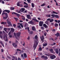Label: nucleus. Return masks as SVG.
<instances>
[{
    "instance_id": "a211bd4d",
    "label": "nucleus",
    "mask_w": 60,
    "mask_h": 60,
    "mask_svg": "<svg viewBox=\"0 0 60 60\" xmlns=\"http://www.w3.org/2000/svg\"><path fill=\"white\" fill-rule=\"evenodd\" d=\"M7 23L8 25H10V26H12V24L11 23V22L8 21V22Z\"/></svg>"
},
{
    "instance_id": "e2e57ef3",
    "label": "nucleus",
    "mask_w": 60,
    "mask_h": 60,
    "mask_svg": "<svg viewBox=\"0 0 60 60\" xmlns=\"http://www.w3.org/2000/svg\"><path fill=\"white\" fill-rule=\"evenodd\" d=\"M50 18H49L46 20L48 21H50Z\"/></svg>"
},
{
    "instance_id": "2f4dec72",
    "label": "nucleus",
    "mask_w": 60,
    "mask_h": 60,
    "mask_svg": "<svg viewBox=\"0 0 60 60\" xmlns=\"http://www.w3.org/2000/svg\"><path fill=\"white\" fill-rule=\"evenodd\" d=\"M55 14H52L51 15V17H52L53 18H54L55 17Z\"/></svg>"
},
{
    "instance_id": "473e14b6",
    "label": "nucleus",
    "mask_w": 60,
    "mask_h": 60,
    "mask_svg": "<svg viewBox=\"0 0 60 60\" xmlns=\"http://www.w3.org/2000/svg\"><path fill=\"white\" fill-rule=\"evenodd\" d=\"M53 21H54V19H50V22L51 23V22H53Z\"/></svg>"
},
{
    "instance_id": "2eb2a0df",
    "label": "nucleus",
    "mask_w": 60,
    "mask_h": 60,
    "mask_svg": "<svg viewBox=\"0 0 60 60\" xmlns=\"http://www.w3.org/2000/svg\"><path fill=\"white\" fill-rule=\"evenodd\" d=\"M42 48L41 47H39V48L38 49V51H42Z\"/></svg>"
},
{
    "instance_id": "4c0bfd02",
    "label": "nucleus",
    "mask_w": 60,
    "mask_h": 60,
    "mask_svg": "<svg viewBox=\"0 0 60 60\" xmlns=\"http://www.w3.org/2000/svg\"><path fill=\"white\" fill-rule=\"evenodd\" d=\"M17 28H19V29L21 28V26H20V25L17 26Z\"/></svg>"
},
{
    "instance_id": "69168bd1",
    "label": "nucleus",
    "mask_w": 60,
    "mask_h": 60,
    "mask_svg": "<svg viewBox=\"0 0 60 60\" xmlns=\"http://www.w3.org/2000/svg\"><path fill=\"white\" fill-rule=\"evenodd\" d=\"M52 31H53V32H55V31H56V30L55 29H53L52 30Z\"/></svg>"
},
{
    "instance_id": "864d4df0",
    "label": "nucleus",
    "mask_w": 60,
    "mask_h": 60,
    "mask_svg": "<svg viewBox=\"0 0 60 60\" xmlns=\"http://www.w3.org/2000/svg\"><path fill=\"white\" fill-rule=\"evenodd\" d=\"M24 4H26V5H28V4H27V3H26V2H24Z\"/></svg>"
},
{
    "instance_id": "1a4fd4ad",
    "label": "nucleus",
    "mask_w": 60,
    "mask_h": 60,
    "mask_svg": "<svg viewBox=\"0 0 60 60\" xmlns=\"http://www.w3.org/2000/svg\"><path fill=\"white\" fill-rule=\"evenodd\" d=\"M21 33L20 32H19L16 34V36L17 37H19L20 36Z\"/></svg>"
},
{
    "instance_id": "cd10ccee",
    "label": "nucleus",
    "mask_w": 60,
    "mask_h": 60,
    "mask_svg": "<svg viewBox=\"0 0 60 60\" xmlns=\"http://www.w3.org/2000/svg\"><path fill=\"white\" fill-rule=\"evenodd\" d=\"M48 22H49V21H46L45 22V24H47L48 26H49V24H48Z\"/></svg>"
},
{
    "instance_id": "72a5a7b5",
    "label": "nucleus",
    "mask_w": 60,
    "mask_h": 60,
    "mask_svg": "<svg viewBox=\"0 0 60 60\" xmlns=\"http://www.w3.org/2000/svg\"><path fill=\"white\" fill-rule=\"evenodd\" d=\"M2 3L3 4H4V1H3V0H0V3H2Z\"/></svg>"
},
{
    "instance_id": "9b49d317",
    "label": "nucleus",
    "mask_w": 60,
    "mask_h": 60,
    "mask_svg": "<svg viewBox=\"0 0 60 60\" xmlns=\"http://www.w3.org/2000/svg\"><path fill=\"white\" fill-rule=\"evenodd\" d=\"M43 26L44 27H45V28H48V26H47L46 24H43Z\"/></svg>"
},
{
    "instance_id": "f8f14e48",
    "label": "nucleus",
    "mask_w": 60,
    "mask_h": 60,
    "mask_svg": "<svg viewBox=\"0 0 60 60\" xmlns=\"http://www.w3.org/2000/svg\"><path fill=\"white\" fill-rule=\"evenodd\" d=\"M42 38L41 39V41H42V42H44V41H43V40L44 39V37L43 35L42 36Z\"/></svg>"
},
{
    "instance_id": "de8ad7c7",
    "label": "nucleus",
    "mask_w": 60,
    "mask_h": 60,
    "mask_svg": "<svg viewBox=\"0 0 60 60\" xmlns=\"http://www.w3.org/2000/svg\"><path fill=\"white\" fill-rule=\"evenodd\" d=\"M25 29H27L28 30V31H29V27H28L26 28H25Z\"/></svg>"
},
{
    "instance_id": "f704fd0d",
    "label": "nucleus",
    "mask_w": 60,
    "mask_h": 60,
    "mask_svg": "<svg viewBox=\"0 0 60 60\" xmlns=\"http://www.w3.org/2000/svg\"><path fill=\"white\" fill-rule=\"evenodd\" d=\"M10 9L11 10H14V7H11L10 8Z\"/></svg>"
},
{
    "instance_id": "c756f323",
    "label": "nucleus",
    "mask_w": 60,
    "mask_h": 60,
    "mask_svg": "<svg viewBox=\"0 0 60 60\" xmlns=\"http://www.w3.org/2000/svg\"><path fill=\"white\" fill-rule=\"evenodd\" d=\"M15 15H16V16H17V17H19V16L20 15L19 14H18L17 13H16L15 14Z\"/></svg>"
},
{
    "instance_id": "5701e85b",
    "label": "nucleus",
    "mask_w": 60,
    "mask_h": 60,
    "mask_svg": "<svg viewBox=\"0 0 60 60\" xmlns=\"http://www.w3.org/2000/svg\"><path fill=\"white\" fill-rule=\"evenodd\" d=\"M31 5L32 8H34V3H31Z\"/></svg>"
},
{
    "instance_id": "0e129e2a",
    "label": "nucleus",
    "mask_w": 60,
    "mask_h": 60,
    "mask_svg": "<svg viewBox=\"0 0 60 60\" xmlns=\"http://www.w3.org/2000/svg\"><path fill=\"white\" fill-rule=\"evenodd\" d=\"M54 21L55 22H56V23H57L58 21L56 20H55Z\"/></svg>"
},
{
    "instance_id": "f03ea898",
    "label": "nucleus",
    "mask_w": 60,
    "mask_h": 60,
    "mask_svg": "<svg viewBox=\"0 0 60 60\" xmlns=\"http://www.w3.org/2000/svg\"><path fill=\"white\" fill-rule=\"evenodd\" d=\"M3 39L5 41H8V37L7 36H3Z\"/></svg>"
},
{
    "instance_id": "6ab92c4d",
    "label": "nucleus",
    "mask_w": 60,
    "mask_h": 60,
    "mask_svg": "<svg viewBox=\"0 0 60 60\" xmlns=\"http://www.w3.org/2000/svg\"><path fill=\"white\" fill-rule=\"evenodd\" d=\"M8 16H7L5 17H3V19L5 20L6 19L8 18Z\"/></svg>"
},
{
    "instance_id": "a19ab883",
    "label": "nucleus",
    "mask_w": 60,
    "mask_h": 60,
    "mask_svg": "<svg viewBox=\"0 0 60 60\" xmlns=\"http://www.w3.org/2000/svg\"><path fill=\"white\" fill-rule=\"evenodd\" d=\"M55 27H56V26H58V24L57 23H56L55 24Z\"/></svg>"
},
{
    "instance_id": "e433bc0d",
    "label": "nucleus",
    "mask_w": 60,
    "mask_h": 60,
    "mask_svg": "<svg viewBox=\"0 0 60 60\" xmlns=\"http://www.w3.org/2000/svg\"><path fill=\"white\" fill-rule=\"evenodd\" d=\"M37 38H38V37L37 36V35H36L35 37V39H36L37 41Z\"/></svg>"
},
{
    "instance_id": "37998d69",
    "label": "nucleus",
    "mask_w": 60,
    "mask_h": 60,
    "mask_svg": "<svg viewBox=\"0 0 60 60\" xmlns=\"http://www.w3.org/2000/svg\"><path fill=\"white\" fill-rule=\"evenodd\" d=\"M20 25L21 26V27L22 28H23V26L22 25V24L21 23L20 24Z\"/></svg>"
},
{
    "instance_id": "603ef678",
    "label": "nucleus",
    "mask_w": 60,
    "mask_h": 60,
    "mask_svg": "<svg viewBox=\"0 0 60 60\" xmlns=\"http://www.w3.org/2000/svg\"><path fill=\"white\" fill-rule=\"evenodd\" d=\"M47 33L46 32H45V33H44V35L45 36H46V35H47Z\"/></svg>"
},
{
    "instance_id": "a18cd8bd",
    "label": "nucleus",
    "mask_w": 60,
    "mask_h": 60,
    "mask_svg": "<svg viewBox=\"0 0 60 60\" xmlns=\"http://www.w3.org/2000/svg\"><path fill=\"white\" fill-rule=\"evenodd\" d=\"M14 19H15V20H16V21H18V19H18V18H15V17H14Z\"/></svg>"
},
{
    "instance_id": "774afa93",
    "label": "nucleus",
    "mask_w": 60,
    "mask_h": 60,
    "mask_svg": "<svg viewBox=\"0 0 60 60\" xmlns=\"http://www.w3.org/2000/svg\"><path fill=\"white\" fill-rule=\"evenodd\" d=\"M20 7H23V5L22 4H21L20 5Z\"/></svg>"
},
{
    "instance_id": "6e6552de",
    "label": "nucleus",
    "mask_w": 60,
    "mask_h": 60,
    "mask_svg": "<svg viewBox=\"0 0 60 60\" xmlns=\"http://www.w3.org/2000/svg\"><path fill=\"white\" fill-rule=\"evenodd\" d=\"M0 37L3 39V33L2 31H0Z\"/></svg>"
},
{
    "instance_id": "49530a36",
    "label": "nucleus",
    "mask_w": 60,
    "mask_h": 60,
    "mask_svg": "<svg viewBox=\"0 0 60 60\" xmlns=\"http://www.w3.org/2000/svg\"><path fill=\"white\" fill-rule=\"evenodd\" d=\"M4 30L5 31V32H6V30H7V28H4Z\"/></svg>"
},
{
    "instance_id": "4be33fe9",
    "label": "nucleus",
    "mask_w": 60,
    "mask_h": 60,
    "mask_svg": "<svg viewBox=\"0 0 60 60\" xmlns=\"http://www.w3.org/2000/svg\"><path fill=\"white\" fill-rule=\"evenodd\" d=\"M46 16L47 17H48L49 18H50V17H51V15L50 14L49 15H46Z\"/></svg>"
},
{
    "instance_id": "09e8293b",
    "label": "nucleus",
    "mask_w": 60,
    "mask_h": 60,
    "mask_svg": "<svg viewBox=\"0 0 60 60\" xmlns=\"http://www.w3.org/2000/svg\"><path fill=\"white\" fill-rule=\"evenodd\" d=\"M17 5L18 6H20V5L19 4V2H18L17 3Z\"/></svg>"
},
{
    "instance_id": "c85d7f7f",
    "label": "nucleus",
    "mask_w": 60,
    "mask_h": 60,
    "mask_svg": "<svg viewBox=\"0 0 60 60\" xmlns=\"http://www.w3.org/2000/svg\"><path fill=\"white\" fill-rule=\"evenodd\" d=\"M49 51H50L51 52H52V53H53L54 52L53 51V50L52 49H50L49 50Z\"/></svg>"
},
{
    "instance_id": "bf43d9fd",
    "label": "nucleus",
    "mask_w": 60,
    "mask_h": 60,
    "mask_svg": "<svg viewBox=\"0 0 60 60\" xmlns=\"http://www.w3.org/2000/svg\"><path fill=\"white\" fill-rule=\"evenodd\" d=\"M13 26H14V27H16V25L15 24H14L13 25Z\"/></svg>"
},
{
    "instance_id": "c03bdc74",
    "label": "nucleus",
    "mask_w": 60,
    "mask_h": 60,
    "mask_svg": "<svg viewBox=\"0 0 60 60\" xmlns=\"http://www.w3.org/2000/svg\"><path fill=\"white\" fill-rule=\"evenodd\" d=\"M33 31H30L29 32V33L30 34H33Z\"/></svg>"
},
{
    "instance_id": "4d7b16f0",
    "label": "nucleus",
    "mask_w": 60,
    "mask_h": 60,
    "mask_svg": "<svg viewBox=\"0 0 60 60\" xmlns=\"http://www.w3.org/2000/svg\"><path fill=\"white\" fill-rule=\"evenodd\" d=\"M22 19L24 21H25V17L22 18Z\"/></svg>"
},
{
    "instance_id": "680f3d73",
    "label": "nucleus",
    "mask_w": 60,
    "mask_h": 60,
    "mask_svg": "<svg viewBox=\"0 0 60 60\" xmlns=\"http://www.w3.org/2000/svg\"><path fill=\"white\" fill-rule=\"evenodd\" d=\"M45 5V4H42V5H41V6H44V5Z\"/></svg>"
},
{
    "instance_id": "423d86ee",
    "label": "nucleus",
    "mask_w": 60,
    "mask_h": 60,
    "mask_svg": "<svg viewBox=\"0 0 60 60\" xmlns=\"http://www.w3.org/2000/svg\"><path fill=\"white\" fill-rule=\"evenodd\" d=\"M12 45L15 48H17L18 46V45H17L16 43H14L12 44Z\"/></svg>"
},
{
    "instance_id": "a878e982",
    "label": "nucleus",
    "mask_w": 60,
    "mask_h": 60,
    "mask_svg": "<svg viewBox=\"0 0 60 60\" xmlns=\"http://www.w3.org/2000/svg\"><path fill=\"white\" fill-rule=\"evenodd\" d=\"M47 45H48L47 44V43H46L45 44H43V45L44 47H46V46H47Z\"/></svg>"
},
{
    "instance_id": "4468645a",
    "label": "nucleus",
    "mask_w": 60,
    "mask_h": 60,
    "mask_svg": "<svg viewBox=\"0 0 60 60\" xmlns=\"http://www.w3.org/2000/svg\"><path fill=\"white\" fill-rule=\"evenodd\" d=\"M28 23L29 24H32V25H33V24H34V22L32 20H31L29 22H28Z\"/></svg>"
},
{
    "instance_id": "8fccbe9b",
    "label": "nucleus",
    "mask_w": 60,
    "mask_h": 60,
    "mask_svg": "<svg viewBox=\"0 0 60 60\" xmlns=\"http://www.w3.org/2000/svg\"><path fill=\"white\" fill-rule=\"evenodd\" d=\"M24 8H28V5H25L24 6Z\"/></svg>"
},
{
    "instance_id": "412c9836",
    "label": "nucleus",
    "mask_w": 60,
    "mask_h": 60,
    "mask_svg": "<svg viewBox=\"0 0 60 60\" xmlns=\"http://www.w3.org/2000/svg\"><path fill=\"white\" fill-rule=\"evenodd\" d=\"M6 12H7L8 13H9L10 12V11L7 10H6L5 11Z\"/></svg>"
},
{
    "instance_id": "39448f33",
    "label": "nucleus",
    "mask_w": 60,
    "mask_h": 60,
    "mask_svg": "<svg viewBox=\"0 0 60 60\" xmlns=\"http://www.w3.org/2000/svg\"><path fill=\"white\" fill-rule=\"evenodd\" d=\"M43 22L42 21H40L39 22V24L40 26H42L43 25Z\"/></svg>"
},
{
    "instance_id": "c9c22d12",
    "label": "nucleus",
    "mask_w": 60,
    "mask_h": 60,
    "mask_svg": "<svg viewBox=\"0 0 60 60\" xmlns=\"http://www.w3.org/2000/svg\"><path fill=\"white\" fill-rule=\"evenodd\" d=\"M52 14H57L58 13L56 12H55V11H53L52 12Z\"/></svg>"
},
{
    "instance_id": "20e7f679",
    "label": "nucleus",
    "mask_w": 60,
    "mask_h": 60,
    "mask_svg": "<svg viewBox=\"0 0 60 60\" xmlns=\"http://www.w3.org/2000/svg\"><path fill=\"white\" fill-rule=\"evenodd\" d=\"M50 57L52 59H54L56 57V56L55 55H53L52 56H50Z\"/></svg>"
},
{
    "instance_id": "5fc2aeb1",
    "label": "nucleus",
    "mask_w": 60,
    "mask_h": 60,
    "mask_svg": "<svg viewBox=\"0 0 60 60\" xmlns=\"http://www.w3.org/2000/svg\"><path fill=\"white\" fill-rule=\"evenodd\" d=\"M5 15L6 16H8V13H5Z\"/></svg>"
},
{
    "instance_id": "58836bf2",
    "label": "nucleus",
    "mask_w": 60,
    "mask_h": 60,
    "mask_svg": "<svg viewBox=\"0 0 60 60\" xmlns=\"http://www.w3.org/2000/svg\"><path fill=\"white\" fill-rule=\"evenodd\" d=\"M29 4H31L30 1H31V0H26Z\"/></svg>"
},
{
    "instance_id": "7c9ffc66",
    "label": "nucleus",
    "mask_w": 60,
    "mask_h": 60,
    "mask_svg": "<svg viewBox=\"0 0 60 60\" xmlns=\"http://www.w3.org/2000/svg\"><path fill=\"white\" fill-rule=\"evenodd\" d=\"M0 43L3 46V47H4V44H3V43L2 42H0Z\"/></svg>"
},
{
    "instance_id": "7ed1b4c3",
    "label": "nucleus",
    "mask_w": 60,
    "mask_h": 60,
    "mask_svg": "<svg viewBox=\"0 0 60 60\" xmlns=\"http://www.w3.org/2000/svg\"><path fill=\"white\" fill-rule=\"evenodd\" d=\"M41 58H44L45 60H47L48 59V58L47 56H45L44 55H42L41 56Z\"/></svg>"
},
{
    "instance_id": "aec40b11",
    "label": "nucleus",
    "mask_w": 60,
    "mask_h": 60,
    "mask_svg": "<svg viewBox=\"0 0 60 60\" xmlns=\"http://www.w3.org/2000/svg\"><path fill=\"white\" fill-rule=\"evenodd\" d=\"M23 55L25 58H26L27 57V55H26V53H24Z\"/></svg>"
},
{
    "instance_id": "052dcab7",
    "label": "nucleus",
    "mask_w": 60,
    "mask_h": 60,
    "mask_svg": "<svg viewBox=\"0 0 60 60\" xmlns=\"http://www.w3.org/2000/svg\"><path fill=\"white\" fill-rule=\"evenodd\" d=\"M46 55L47 56H50V54H46Z\"/></svg>"
},
{
    "instance_id": "338daca9",
    "label": "nucleus",
    "mask_w": 60,
    "mask_h": 60,
    "mask_svg": "<svg viewBox=\"0 0 60 60\" xmlns=\"http://www.w3.org/2000/svg\"><path fill=\"white\" fill-rule=\"evenodd\" d=\"M5 12H3L2 14V15L3 16L4 14H5Z\"/></svg>"
},
{
    "instance_id": "dca6fc26",
    "label": "nucleus",
    "mask_w": 60,
    "mask_h": 60,
    "mask_svg": "<svg viewBox=\"0 0 60 60\" xmlns=\"http://www.w3.org/2000/svg\"><path fill=\"white\" fill-rule=\"evenodd\" d=\"M32 30L33 31H36V29H35V28L34 27H32Z\"/></svg>"
},
{
    "instance_id": "ddd939ff",
    "label": "nucleus",
    "mask_w": 60,
    "mask_h": 60,
    "mask_svg": "<svg viewBox=\"0 0 60 60\" xmlns=\"http://www.w3.org/2000/svg\"><path fill=\"white\" fill-rule=\"evenodd\" d=\"M21 10V12H24L25 10V9L24 8H22Z\"/></svg>"
},
{
    "instance_id": "ea45409f",
    "label": "nucleus",
    "mask_w": 60,
    "mask_h": 60,
    "mask_svg": "<svg viewBox=\"0 0 60 60\" xmlns=\"http://www.w3.org/2000/svg\"><path fill=\"white\" fill-rule=\"evenodd\" d=\"M21 57L22 59H24L25 58L24 57V56H23V54H22L21 55Z\"/></svg>"
},
{
    "instance_id": "79ce46f5",
    "label": "nucleus",
    "mask_w": 60,
    "mask_h": 60,
    "mask_svg": "<svg viewBox=\"0 0 60 60\" xmlns=\"http://www.w3.org/2000/svg\"><path fill=\"white\" fill-rule=\"evenodd\" d=\"M55 35H56H56L59 36V33L58 32H57V34H55Z\"/></svg>"
},
{
    "instance_id": "6e6d98bb",
    "label": "nucleus",
    "mask_w": 60,
    "mask_h": 60,
    "mask_svg": "<svg viewBox=\"0 0 60 60\" xmlns=\"http://www.w3.org/2000/svg\"><path fill=\"white\" fill-rule=\"evenodd\" d=\"M56 44V43H53V44L51 45V46H53L54 45H55Z\"/></svg>"
},
{
    "instance_id": "13d9d810",
    "label": "nucleus",
    "mask_w": 60,
    "mask_h": 60,
    "mask_svg": "<svg viewBox=\"0 0 60 60\" xmlns=\"http://www.w3.org/2000/svg\"><path fill=\"white\" fill-rule=\"evenodd\" d=\"M2 12V11L1 10V9L0 8V15L1 14Z\"/></svg>"
},
{
    "instance_id": "f3484780",
    "label": "nucleus",
    "mask_w": 60,
    "mask_h": 60,
    "mask_svg": "<svg viewBox=\"0 0 60 60\" xmlns=\"http://www.w3.org/2000/svg\"><path fill=\"white\" fill-rule=\"evenodd\" d=\"M33 20L35 22H39V21H38L37 20V19H33Z\"/></svg>"
},
{
    "instance_id": "f257e3e1",
    "label": "nucleus",
    "mask_w": 60,
    "mask_h": 60,
    "mask_svg": "<svg viewBox=\"0 0 60 60\" xmlns=\"http://www.w3.org/2000/svg\"><path fill=\"white\" fill-rule=\"evenodd\" d=\"M35 43H34V45H33V48H34V50H35V49H36V48L37 47V45H38V42L37 41H35Z\"/></svg>"
},
{
    "instance_id": "b1692460",
    "label": "nucleus",
    "mask_w": 60,
    "mask_h": 60,
    "mask_svg": "<svg viewBox=\"0 0 60 60\" xmlns=\"http://www.w3.org/2000/svg\"><path fill=\"white\" fill-rule=\"evenodd\" d=\"M1 24H4V25H6V22H2L1 23Z\"/></svg>"
},
{
    "instance_id": "393cba45",
    "label": "nucleus",
    "mask_w": 60,
    "mask_h": 60,
    "mask_svg": "<svg viewBox=\"0 0 60 60\" xmlns=\"http://www.w3.org/2000/svg\"><path fill=\"white\" fill-rule=\"evenodd\" d=\"M14 30H15L13 28H11V31L12 32H14Z\"/></svg>"
},
{
    "instance_id": "bb28decb",
    "label": "nucleus",
    "mask_w": 60,
    "mask_h": 60,
    "mask_svg": "<svg viewBox=\"0 0 60 60\" xmlns=\"http://www.w3.org/2000/svg\"><path fill=\"white\" fill-rule=\"evenodd\" d=\"M55 18H56L58 19V18H59V15H55Z\"/></svg>"
},
{
    "instance_id": "3c124183",
    "label": "nucleus",
    "mask_w": 60,
    "mask_h": 60,
    "mask_svg": "<svg viewBox=\"0 0 60 60\" xmlns=\"http://www.w3.org/2000/svg\"><path fill=\"white\" fill-rule=\"evenodd\" d=\"M18 12L19 13H20L21 12V9H20L19 11H18Z\"/></svg>"
},
{
    "instance_id": "0eeeda50",
    "label": "nucleus",
    "mask_w": 60,
    "mask_h": 60,
    "mask_svg": "<svg viewBox=\"0 0 60 60\" xmlns=\"http://www.w3.org/2000/svg\"><path fill=\"white\" fill-rule=\"evenodd\" d=\"M54 50L57 54H58L59 53V51L57 49H54Z\"/></svg>"
},
{
    "instance_id": "9d476101",
    "label": "nucleus",
    "mask_w": 60,
    "mask_h": 60,
    "mask_svg": "<svg viewBox=\"0 0 60 60\" xmlns=\"http://www.w3.org/2000/svg\"><path fill=\"white\" fill-rule=\"evenodd\" d=\"M27 17V19H31V17L30 16V15H27L26 16Z\"/></svg>"
}]
</instances>
